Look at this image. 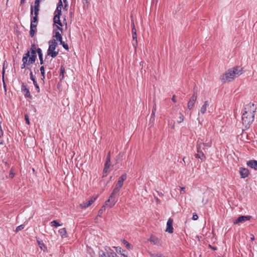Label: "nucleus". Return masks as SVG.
<instances>
[{
	"label": "nucleus",
	"mask_w": 257,
	"mask_h": 257,
	"mask_svg": "<svg viewBox=\"0 0 257 257\" xmlns=\"http://www.w3.org/2000/svg\"><path fill=\"white\" fill-rule=\"evenodd\" d=\"M122 243L128 249H131L132 248V245L130 243H128L126 240H123Z\"/></svg>",
	"instance_id": "c85d7f7f"
},
{
	"label": "nucleus",
	"mask_w": 257,
	"mask_h": 257,
	"mask_svg": "<svg viewBox=\"0 0 257 257\" xmlns=\"http://www.w3.org/2000/svg\"><path fill=\"white\" fill-rule=\"evenodd\" d=\"M37 24L31 23L30 35L31 37H34L37 31Z\"/></svg>",
	"instance_id": "dca6fc26"
},
{
	"label": "nucleus",
	"mask_w": 257,
	"mask_h": 257,
	"mask_svg": "<svg viewBox=\"0 0 257 257\" xmlns=\"http://www.w3.org/2000/svg\"><path fill=\"white\" fill-rule=\"evenodd\" d=\"M40 6L39 5H35V9H39Z\"/></svg>",
	"instance_id": "bf43d9fd"
},
{
	"label": "nucleus",
	"mask_w": 257,
	"mask_h": 257,
	"mask_svg": "<svg viewBox=\"0 0 257 257\" xmlns=\"http://www.w3.org/2000/svg\"><path fill=\"white\" fill-rule=\"evenodd\" d=\"M251 237L250 239L251 240H253L254 239V236L252 234H251Z\"/></svg>",
	"instance_id": "13d9d810"
},
{
	"label": "nucleus",
	"mask_w": 257,
	"mask_h": 257,
	"mask_svg": "<svg viewBox=\"0 0 257 257\" xmlns=\"http://www.w3.org/2000/svg\"><path fill=\"white\" fill-rule=\"evenodd\" d=\"M65 73V69L63 66L60 68V74L59 77L60 79H62L64 78V74Z\"/></svg>",
	"instance_id": "2f4dec72"
},
{
	"label": "nucleus",
	"mask_w": 257,
	"mask_h": 257,
	"mask_svg": "<svg viewBox=\"0 0 257 257\" xmlns=\"http://www.w3.org/2000/svg\"><path fill=\"white\" fill-rule=\"evenodd\" d=\"M27 65V64L23 63V64H22V65H21V69H24L26 67Z\"/></svg>",
	"instance_id": "864d4df0"
},
{
	"label": "nucleus",
	"mask_w": 257,
	"mask_h": 257,
	"mask_svg": "<svg viewBox=\"0 0 257 257\" xmlns=\"http://www.w3.org/2000/svg\"><path fill=\"white\" fill-rule=\"evenodd\" d=\"M99 257H107L106 254L103 251H100L99 252Z\"/></svg>",
	"instance_id": "a19ab883"
},
{
	"label": "nucleus",
	"mask_w": 257,
	"mask_h": 257,
	"mask_svg": "<svg viewBox=\"0 0 257 257\" xmlns=\"http://www.w3.org/2000/svg\"><path fill=\"white\" fill-rule=\"evenodd\" d=\"M67 6V5L65 4V7L66 8Z\"/></svg>",
	"instance_id": "69168bd1"
},
{
	"label": "nucleus",
	"mask_w": 257,
	"mask_h": 257,
	"mask_svg": "<svg viewBox=\"0 0 257 257\" xmlns=\"http://www.w3.org/2000/svg\"><path fill=\"white\" fill-rule=\"evenodd\" d=\"M2 142L0 141V144H2Z\"/></svg>",
	"instance_id": "774afa93"
},
{
	"label": "nucleus",
	"mask_w": 257,
	"mask_h": 257,
	"mask_svg": "<svg viewBox=\"0 0 257 257\" xmlns=\"http://www.w3.org/2000/svg\"><path fill=\"white\" fill-rule=\"evenodd\" d=\"M199 145H201V148H202L203 149H204V147H207V148H209L211 147V141H209L207 143H200L199 144Z\"/></svg>",
	"instance_id": "cd10ccee"
},
{
	"label": "nucleus",
	"mask_w": 257,
	"mask_h": 257,
	"mask_svg": "<svg viewBox=\"0 0 257 257\" xmlns=\"http://www.w3.org/2000/svg\"><path fill=\"white\" fill-rule=\"evenodd\" d=\"M114 248H115V250H116V252L120 253L124 257H127V255H126L124 253L125 252V250L122 249L120 247L117 246V247H114Z\"/></svg>",
	"instance_id": "393cba45"
},
{
	"label": "nucleus",
	"mask_w": 257,
	"mask_h": 257,
	"mask_svg": "<svg viewBox=\"0 0 257 257\" xmlns=\"http://www.w3.org/2000/svg\"><path fill=\"white\" fill-rule=\"evenodd\" d=\"M198 218V215L197 214H194L192 217V219L193 220H196Z\"/></svg>",
	"instance_id": "de8ad7c7"
},
{
	"label": "nucleus",
	"mask_w": 257,
	"mask_h": 257,
	"mask_svg": "<svg viewBox=\"0 0 257 257\" xmlns=\"http://www.w3.org/2000/svg\"><path fill=\"white\" fill-rule=\"evenodd\" d=\"M37 49L35 44H32L29 51H30L31 53H34V52H37Z\"/></svg>",
	"instance_id": "f704fd0d"
},
{
	"label": "nucleus",
	"mask_w": 257,
	"mask_h": 257,
	"mask_svg": "<svg viewBox=\"0 0 257 257\" xmlns=\"http://www.w3.org/2000/svg\"><path fill=\"white\" fill-rule=\"evenodd\" d=\"M197 153L195 154V156L197 158H199L201 160H203L205 158V155L201 150V145H198L197 147Z\"/></svg>",
	"instance_id": "1a4fd4ad"
},
{
	"label": "nucleus",
	"mask_w": 257,
	"mask_h": 257,
	"mask_svg": "<svg viewBox=\"0 0 257 257\" xmlns=\"http://www.w3.org/2000/svg\"><path fill=\"white\" fill-rule=\"evenodd\" d=\"M62 7H63V5H62V1L60 0L58 3L57 7L56 10H58V11H60V13H61V9H62Z\"/></svg>",
	"instance_id": "473e14b6"
},
{
	"label": "nucleus",
	"mask_w": 257,
	"mask_h": 257,
	"mask_svg": "<svg viewBox=\"0 0 257 257\" xmlns=\"http://www.w3.org/2000/svg\"><path fill=\"white\" fill-rule=\"evenodd\" d=\"M61 14L60 11L58 10H55L54 12V17L53 18V22H54V28L56 26L57 30H59L61 32L62 31V24L60 20V16Z\"/></svg>",
	"instance_id": "20e7f679"
},
{
	"label": "nucleus",
	"mask_w": 257,
	"mask_h": 257,
	"mask_svg": "<svg viewBox=\"0 0 257 257\" xmlns=\"http://www.w3.org/2000/svg\"><path fill=\"white\" fill-rule=\"evenodd\" d=\"M251 218L250 216H240L235 220L234 221V224L243 223L247 220H249Z\"/></svg>",
	"instance_id": "0eeeda50"
},
{
	"label": "nucleus",
	"mask_w": 257,
	"mask_h": 257,
	"mask_svg": "<svg viewBox=\"0 0 257 257\" xmlns=\"http://www.w3.org/2000/svg\"><path fill=\"white\" fill-rule=\"evenodd\" d=\"M106 161L110 162V152L107 154V156L106 157Z\"/></svg>",
	"instance_id": "49530a36"
},
{
	"label": "nucleus",
	"mask_w": 257,
	"mask_h": 257,
	"mask_svg": "<svg viewBox=\"0 0 257 257\" xmlns=\"http://www.w3.org/2000/svg\"><path fill=\"white\" fill-rule=\"evenodd\" d=\"M25 2V0H21V4L24 3Z\"/></svg>",
	"instance_id": "680f3d73"
},
{
	"label": "nucleus",
	"mask_w": 257,
	"mask_h": 257,
	"mask_svg": "<svg viewBox=\"0 0 257 257\" xmlns=\"http://www.w3.org/2000/svg\"><path fill=\"white\" fill-rule=\"evenodd\" d=\"M63 2H64V3H66V0H63Z\"/></svg>",
	"instance_id": "0e129e2a"
},
{
	"label": "nucleus",
	"mask_w": 257,
	"mask_h": 257,
	"mask_svg": "<svg viewBox=\"0 0 257 257\" xmlns=\"http://www.w3.org/2000/svg\"><path fill=\"white\" fill-rule=\"evenodd\" d=\"M50 224L52 226L55 227H58L62 225V224H59L57 220H53L51 221Z\"/></svg>",
	"instance_id": "c756f323"
},
{
	"label": "nucleus",
	"mask_w": 257,
	"mask_h": 257,
	"mask_svg": "<svg viewBox=\"0 0 257 257\" xmlns=\"http://www.w3.org/2000/svg\"><path fill=\"white\" fill-rule=\"evenodd\" d=\"M119 156H120V154L118 156H117V158H118Z\"/></svg>",
	"instance_id": "338daca9"
},
{
	"label": "nucleus",
	"mask_w": 257,
	"mask_h": 257,
	"mask_svg": "<svg viewBox=\"0 0 257 257\" xmlns=\"http://www.w3.org/2000/svg\"><path fill=\"white\" fill-rule=\"evenodd\" d=\"M126 178V175L125 174H122L118 179L117 183L116 185L118 187L121 188L123 185V181Z\"/></svg>",
	"instance_id": "4468645a"
},
{
	"label": "nucleus",
	"mask_w": 257,
	"mask_h": 257,
	"mask_svg": "<svg viewBox=\"0 0 257 257\" xmlns=\"http://www.w3.org/2000/svg\"><path fill=\"white\" fill-rule=\"evenodd\" d=\"M110 162L106 161L105 163L104 168L103 169V173H107L108 171V169L109 168L110 165L109 164Z\"/></svg>",
	"instance_id": "a878e982"
},
{
	"label": "nucleus",
	"mask_w": 257,
	"mask_h": 257,
	"mask_svg": "<svg viewBox=\"0 0 257 257\" xmlns=\"http://www.w3.org/2000/svg\"><path fill=\"white\" fill-rule=\"evenodd\" d=\"M31 23H38V15H35V16L32 18L31 19Z\"/></svg>",
	"instance_id": "72a5a7b5"
},
{
	"label": "nucleus",
	"mask_w": 257,
	"mask_h": 257,
	"mask_svg": "<svg viewBox=\"0 0 257 257\" xmlns=\"http://www.w3.org/2000/svg\"><path fill=\"white\" fill-rule=\"evenodd\" d=\"M242 71V68L239 66L229 69L224 75L221 76V80L223 82H230L240 76Z\"/></svg>",
	"instance_id": "f03ea898"
},
{
	"label": "nucleus",
	"mask_w": 257,
	"mask_h": 257,
	"mask_svg": "<svg viewBox=\"0 0 257 257\" xmlns=\"http://www.w3.org/2000/svg\"><path fill=\"white\" fill-rule=\"evenodd\" d=\"M22 91L24 93V94L26 97H31L30 92L29 89L27 88V85L24 83L22 85Z\"/></svg>",
	"instance_id": "f8f14e48"
},
{
	"label": "nucleus",
	"mask_w": 257,
	"mask_h": 257,
	"mask_svg": "<svg viewBox=\"0 0 257 257\" xmlns=\"http://www.w3.org/2000/svg\"><path fill=\"white\" fill-rule=\"evenodd\" d=\"M15 176V170L13 168H12L11 170V172H10V173L9 174V178L12 179L14 178Z\"/></svg>",
	"instance_id": "c9c22d12"
},
{
	"label": "nucleus",
	"mask_w": 257,
	"mask_h": 257,
	"mask_svg": "<svg viewBox=\"0 0 257 257\" xmlns=\"http://www.w3.org/2000/svg\"><path fill=\"white\" fill-rule=\"evenodd\" d=\"M137 34H135V35H133V39L134 40H135L136 41V43H137Z\"/></svg>",
	"instance_id": "3c124183"
},
{
	"label": "nucleus",
	"mask_w": 257,
	"mask_h": 257,
	"mask_svg": "<svg viewBox=\"0 0 257 257\" xmlns=\"http://www.w3.org/2000/svg\"><path fill=\"white\" fill-rule=\"evenodd\" d=\"M25 119L26 120V123L28 124H30V120H29V118L28 114H26L25 115Z\"/></svg>",
	"instance_id": "79ce46f5"
},
{
	"label": "nucleus",
	"mask_w": 257,
	"mask_h": 257,
	"mask_svg": "<svg viewBox=\"0 0 257 257\" xmlns=\"http://www.w3.org/2000/svg\"><path fill=\"white\" fill-rule=\"evenodd\" d=\"M248 166L256 169L257 168V161L255 160L249 161L247 163Z\"/></svg>",
	"instance_id": "412c9836"
},
{
	"label": "nucleus",
	"mask_w": 257,
	"mask_h": 257,
	"mask_svg": "<svg viewBox=\"0 0 257 257\" xmlns=\"http://www.w3.org/2000/svg\"><path fill=\"white\" fill-rule=\"evenodd\" d=\"M58 232L62 238H66L67 237V233L65 228L59 229Z\"/></svg>",
	"instance_id": "b1692460"
},
{
	"label": "nucleus",
	"mask_w": 257,
	"mask_h": 257,
	"mask_svg": "<svg viewBox=\"0 0 257 257\" xmlns=\"http://www.w3.org/2000/svg\"><path fill=\"white\" fill-rule=\"evenodd\" d=\"M175 95H173V97H172V100L173 102H176V99H175Z\"/></svg>",
	"instance_id": "4d7b16f0"
},
{
	"label": "nucleus",
	"mask_w": 257,
	"mask_h": 257,
	"mask_svg": "<svg viewBox=\"0 0 257 257\" xmlns=\"http://www.w3.org/2000/svg\"><path fill=\"white\" fill-rule=\"evenodd\" d=\"M239 173L242 178H245L248 176L249 171L247 169L241 168H240Z\"/></svg>",
	"instance_id": "f3484780"
},
{
	"label": "nucleus",
	"mask_w": 257,
	"mask_h": 257,
	"mask_svg": "<svg viewBox=\"0 0 257 257\" xmlns=\"http://www.w3.org/2000/svg\"><path fill=\"white\" fill-rule=\"evenodd\" d=\"M156 110V104H154L151 114V117L150 120V123H153L155 121V112Z\"/></svg>",
	"instance_id": "6ab92c4d"
},
{
	"label": "nucleus",
	"mask_w": 257,
	"mask_h": 257,
	"mask_svg": "<svg viewBox=\"0 0 257 257\" xmlns=\"http://www.w3.org/2000/svg\"><path fill=\"white\" fill-rule=\"evenodd\" d=\"M30 79L33 81V82H34V81H36L33 76V73L32 71L30 72Z\"/></svg>",
	"instance_id": "a18cd8bd"
},
{
	"label": "nucleus",
	"mask_w": 257,
	"mask_h": 257,
	"mask_svg": "<svg viewBox=\"0 0 257 257\" xmlns=\"http://www.w3.org/2000/svg\"><path fill=\"white\" fill-rule=\"evenodd\" d=\"M184 120V116L182 114L180 113V115L179 117L178 120H177L178 123H181Z\"/></svg>",
	"instance_id": "ea45409f"
},
{
	"label": "nucleus",
	"mask_w": 257,
	"mask_h": 257,
	"mask_svg": "<svg viewBox=\"0 0 257 257\" xmlns=\"http://www.w3.org/2000/svg\"><path fill=\"white\" fill-rule=\"evenodd\" d=\"M33 6L31 5V15H33Z\"/></svg>",
	"instance_id": "6e6d98bb"
},
{
	"label": "nucleus",
	"mask_w": 257,
	"mask_h": 257,
	"mask_svg": "<svg viewBox=\"0 0 257 257\" xmlns=\"http://www.w3.org/2000/svg\"><path fill=\"white\" fill-rule=\"evenodd\" d=\"M173 220L171 218H169L167 223V228L166 229V231L169 233H173Z\"/></svg>",
	"instance_id": "9d476101"
},
{
	"label": "nucleus",
	"mask_w": 257,
	"mask_h": 257,
	"mask_svg": "<svg viewBox=\"0 0 257 257\" xmlns=\"http://www.w3.org/2000/svg\"><path fill=\"white\" fill-rule=\"evenodd\" d=\"M49 46L47 51V55L51 56L52 58H55L58 54V52L55 51L56 47L57 45L56 40H51L49 41Z\"/></svg>",
	"instance_id": "7ed1b4c3"
},
{
	"label": "nucleus",
	"mask_w": 257,
	"mask_h": 257,
	"mask_svg": "<svg viewBox=\"0 0 257 257\" xmlns=\"http://www.w3.org/2000/svg\"><path fill=\"white\" fill-rule=\"evenodd\" d=\"M4 72H5V71H4V69H3V75L4 74ZM4 77H3V79H4Z\"/></svg>",
	"instance_id": "e2e57ef3"
},
{
	"label": "nucleus",
	"mask_w": 257,
	"mask_h": 257,
	"mask_svg": "<svg viewBox=\"0 0 257 257\" xmlns=\"http://www.w3.org/2000/svg\"><path fill=\"white\" fill-rule=\"evenodd\" d=\"M37 52L39 56V58L40 61V64H43L44 63V61H43V54H42L41 49L39 48H38L37 50Z\"/></svg>",
	"instance_id": "5701e85b"
},
{
	"label": "nucleus",
	"mask_w": 257,
	"mask_h": 257,
	"mask_svg": "<svg viewBox=\"0 0 257 257\" xmlns=\"http://www.w3.org/2000/svg\"><path fill=\"white\" fill-rule=\"evenodd\" d=\"M33 83H34V85H35L37 90L38 92H39L40 91V88H39V87L37 84V82L36 81H34V82H33Z\"/></svg>",
	"instance_id": "37998d69"
},
{
	"label": "nucleus",
	"mask_w": 257,
	"mask_h": 257,
	"mask_svg": "<svg viewBox=\"0 0 257 257\" xmlns=\"http://www.w3.org/2000/svg\"><path fill=\"white\" fill-rule=\"evenodd\" d=\"M36 58V52H34V53H31L30 51V56L29 58V62L28 65H29L30 64H33L35 62Z\"/></svg>",
	"instance_id": "2eb2a0df"
},
{
	"label": "nucleus",
	"mask_w": 257,
	"mask_h": 257,
	"mask_svg": "<svg viewBox=\"0 0 257 257\" xmlns=\"http://www.w3.org/2000/svg\"><path fill=\"white\" fill-rule=\"evenodd\" d=\"M25 227V225H23V224H22V225H19V226H18L16 229V230H15V232H18V231H19L20 230L24 229Z\"/></svg>",
	"instance_id": "4c0bfd02"
},
{
	"label": "nucleus",
	"mask_w": 257,
	"mask_h": 257,
	"mask_svg": "<svg viewBox=\"0 0 257 257\" xmlns=\"http://www.w3.org/2000/svg\"><path fill=\"white\" fill-rule=\"evenodd\" d=\"M60 44L62 45L63 48L66 49V50H68L69 47H68V45L66 44L64 42H63V41L60 43Z\"/></svg>",
	"instance_id": "58836bf2"
},
{
	"label": "nucleus",
	"mask_w": 257,
	"mask_h": 257,
	"mask_svg": "<svg viewBox=\"0 0 257 257\" xmlns=\"http://www.w3.org/2000/svg\"><path fill=\"white\" fill-rule=\"evenodd\" d=\"M40 1H42L41 0H36L35 2V5H39L40 6Z\"/></svg>",
	"instance_id": "8fccbe9b"
},
{
	"label": "nucleus",
	"mask_w": 257,
	"mask_h": 257,
	"mask_svg": "<svg viewBox=\"0 0 257 257\" xmlns=\"http://www.w3.org/2000/svg\"><path fill=\"white\" fill-rule=\"evenodd\" d=\"M132 27H133V28H132V34H133V35H135V34H137V31H136V29L135 27L134 23V22L133 21H132Z\"/></svg>",
	"instance_id": "e433bc0d"
},
{
	"label": "nucleus",
	"mask_w": 257,
	"mask_h": 257,
	"mask_svg": "<svg viewBox=\"0 0 257 257\" xmlns=\"http://www.w3.org/2000/svg\"><path fill=\"white\" fill-rule=\"evenodd\" d=\"M150 242L153 243L155 245L158 246H162V241L158 237L155 236H151L149 239Z\"/></svg>",
	"instance_id": "6e6552de"
},
{
	"label": "nucleus",
	"mask_w": 257,
	"mask_h": 257,
	"mask_svg": "<svg viewBox=\"0 0 257 257\" xmlns=\"http://www.w3.org/2000/svg\"><path fill=\"white\" fill-rule=\"evenodd\" d=\"M209 106V102L208 101H205L204 104L202 106L200 109V112L202 114H204L207 110V107Z\"/></svg>",
	"instance_id": "aec40b11"
},
{
	"label": "nucleus",
	"mask_w": 257,
	"mask_h": 257,
	"mask_svg": "<svg viewBox=\"0 0 257 257\" xmlns=\"http://www.w3.org/2000/svg\"><path fill=\"white\" fill-rule=\"evenodd\" d=\"M109 203H110V202H107V200L106 201V202H105V204L102 206L101 209H100L98 211V213L97 216H100L101 215V214H102L103 211H105L106 207H109Z\"/></svg>",
	"instance_id": "a211bd4d"
},
{
	"label": "nucleus",
	"mask_w": 257,
	"mask_h": 257,
	"mask_svg": "<svg viewBox=\"0 0 257 257\" xmlns=\"http://www.w3.org/2000/svg\"><path fill=\"white\" fill-rule=\"evenodd\" d=\"M184 192H185V188L184 187L181 188V189H180V193L181 194H183Z\"/></svg>",
	"instance_id": "603ef678"
},
{
	"label": "nucleus",
	"mask_w": 257,
	"mask_h": 257,
	"mask_svg": "<svg viewBox=\"0 0 257 257\" xmlns=\"http://www.w3.org/2000/svg\"><path fill=\"white\" fill-rule=\"evenodd\" d=\"M40 71H41V75L42 77L41 79L43 81H44V79H45V68L43 66H42L40 67Z\"/></svg>",
	"instance_id": "7c9ffc66"
},
{
	"label": "nucleus",
	"mask_w": 257,
	"mask_h": 257,
	"mask_svg": "<svg viewBox=\"0 0 257 257\" xmlns=\"http://www.w3.org/2000/svg\"><path fill=\"white\" fill-rule=\"evenodd\" d=\"M84 4H88L89 3V0H83Z\"/></svg>",
	"instance_id": "5fc2aeb1"
},
{
	"label": "nucleus",
	"mask_w": 257,
	"mask_h": 257,
	"mask_svg": "<svg viewBox=\"0 0 257 257\" xmlns=\"http://www.w3.org/2000/svg\"><path fill=\"white\" fill-rule=\"evenodd\" d=\"M37 240L40 248L42 250H44L45 248H46L44 243L43 242L42 240H40L38 239H37Z\"/></svg>",
	"instance_id": "bb28decb"
},
{
	"label": "nucleus",
	"mask_w": 257,
	"mask_h": 257,
	"mask_svg": "<svg viewBox=\"0 0 257 257\" xmlns=\"http://www.w3.org/2000/svg\"><path fill=\"white\" fill-rule=\"evenodd\" d=\"M255 108L253 103L246 105L244 108V112L242 114V123L245 127H248L254 120Z\"/></svg>",
	"instance_id": "f257e3e1"
},
{
	"label": "nucleus",
	"mask_w": 257,
	"mask_h": 257,
	"mask_svg": "<svg viewBox=\"0 0 257 257\" xmlns=\"http://www.w3.org/2000/svg\"><path fill=\"white\" fill-rule=\"evenodd\" d=\"M30 56V51H28L25 54L23 57L22 58V62L24 63H25L26 64H28V62L27 63L28 61H29L28 58H29ZM28 65H27L28 66Z\"/></svg>",
	"instance_id": "4be33fe9"
},
{
	"label": "nucleus",
	"mask_w": 257,
	"mask_h": 257,
	"mask_svg": "<svg viewBox=\"0 0 257 257\" xmlns=\"http://www.w3.org/2000/svg\"><path fill=\"white\" fill-rule=\"evenodd\" d=\"M58 30L56 29L55 28L54 29L53 31L55 33V35L53 36V38H56V41L57 40L60 42V43L62 41V37L61 36V33Z\"/></svg>",
	"instance_id": "ddd939ff"
},
{
	"label": "nucleus",
	"mask_w": 257,
	"mask_h": 257,
	"mask_svg": "<svg viewBox=\"0 0 257 257\" xmlns=\"http://www.w3.org/2000/svg\"><path fill=\"white\" fill-rule=\"evenodd\" d=\"M39 11V9H35L34 8V15H38Z\"/></svg>",
	"instance_id": "09e8293b"
},
{
	"label": "nucleus",
	"mask_w": 257,
	"mask_h": 257,
	"mask_svg": "<svg viewBox=\"0 0 257 257\" xmlns=\"http://www.w3.org/2000/svg\"><path fill=\"white\" fill-rule=\"evenodd\" d=\"M120 188H121L115 185L114 189L107 200V202H110L109 204V207L110 208L112 207L117 202V199L115 198L114 196L119 192Z\"/></svg>",
	"instance_id": "39448f33"
},
{
	"label": "nucleus",
	"mask_w": 257,
	"mask_h": 257,
	"mask_svg": "<svg viewBox=\"0 0 257 257\" xmlns=\"http://www.w3.org/2000/svg\"><path fill=\"white\" fill-rule=\"evenodd\" d=\"M197 99V91L194 89V94L191 96L190 100L189 101L187 105L188 108L189 109H191L194 106L195 104V102Z\"/></svg>",
	"instance_id": "423d86ee"
},
{
	"label": "nucleus",
	"mask_w": 257,
	"mask_h": 257,
	"mask_svg": "<svg viewBox=\"0 0 257 257\" xmlns=\"http://www.w3.org/2000/svg\"><path fill=\"white\" fill-rule=\"evenodd\" d=\"M106 175H107V173H104H104H103V176H102L103 177H104L106 176Z\"/></svg>",
	"instance_id": "052dcab7"
},
{
	"label": "nucleus",
	"mask_w": 257,
	"mask_h": 257,
	"mask_svg": "<svg viewBox=\"0 0 257 257\" xmlns=\"http://www.w3.org/2000/svg\"><path fill=\"white\" fill-rule=\"evenodd\" d=\"M97 196L92 197L90 200L87 201L86 203H83L80 204V207L82 208H86V207L91 205L96 199Z\"/></svg>",
	"instance_id": "9b49d317"
},
{
	"label": "nucleus",
	"mask_w": 257,
	"mask_h": 257,
	"mask_svg": "<svg viewBox=\"0 0 257 257\" xmlns=\"http://www.w3.org/2000/svg\"><path fill=\"white\" fill-rule=\"evenodd\" d=\"M108 257H117V254L113 251L111 252Z\"/></svg>",
	"instance_id": "c03bdc74"
}]
</instances>
